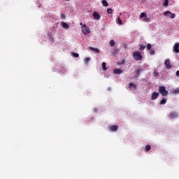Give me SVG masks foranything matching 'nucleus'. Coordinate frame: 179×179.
I'll return each mask as SVG.
<instances>
[{
	"label": "nucleus",
	"mask_w": 179,
	"mask_h": 179,
	"mask_svg": "<svg viewBox=\"0 0 179 179\" xmlns=\"http://www.w3.org/2000/svg\"><path fill=\"white\" fill-rule=\"evenodd\" d=\"M93 17L94 19V20H100L101 16L100 15V14L97 12H94L93 13Z\"/></svg>",
	"instance_id": "20e7f679"
},
{
	"label": "nucleus",
	"mask_w": 179,
	"mask_h": 179,
	"mask_svg": "<svg viewBox=\"0 0 179 179\" xmlns=\"http://www.w3.org/2000/svg\"><path fill=\"white\" fill-rule=\"evenodd\" d=\"M159 97V92H154L152 94L151 99L156 100Z\"/></svg>",
	"instance_id": "1a4fd4ad"
},
{
	"label": "nucleus",
	"mask_w": 179,
	"mask_h": 179,
	"mask_svg": "<svg viewBox=\"0 0 179 179\" xmlns=\"http://www.w3.org/2000/svg\"><path fill=\"white\" fill-rule=\"evenodd\" d=\"M81 29L83 34H90V29H89V27L86 24H84Z\"/></svg>",
	"instance_id": "7ed1b4c3"
},
{
	"label": "nucleus",
	"mask_w": 179,
	"mask_h": 179,
	"mask_svg": "<svg viewBox=\"0 0 179 179\" xmlns=\"http://www.w3.org/2000/svg\"><path fill=\"white\" fill-rule=\"evenodd\" d=\"M169 117L171 119L177 118V117H178V114L177 113V112L172 111L170 113Z\"/></svg>",
	"instance_id": "0eeeda50"
},
{
	"label": "nucleus",
	"mask_w": 179,
	"mask_h": 179,
	"mask_svg": "<svg viewBox=\"0 0 179 179\" xmlns=\"http://www.w3.org/2000/svg\"><path fill=\"white\" fill-rule=\"evenodd\" d=\"M133 57L136 61H142V55L139 52H133Z\"/></svg>",
	"instance_id": "f03ea898"
},
{
	"label": "nucleus",
	"mask_w": 179,
	"mask_h": 179,
	"mask_svg": "<svg viewBox=\"0 0 179 179\" xmlns=\"http://www.w3.org/2000/svg\"><path fill=\"white\" fill-rule=\"evenodd\" d=\"M80 25L82 26V27H83V23L80 22Z\"/></svg>",
	"instance_id": "c9c22d12"
},
{
	"label": "nucleus",
	"mask_w": 179,
	"mask_h": 179,
	"mask_svg": "<svg viewBox=\"0 0 179 179\" xmlns=\"http://www.w3.org/2000/svg\"><path fill=\"white\" fill-rule=\"evenodd\" d=\"M143 21L145 22V23H149V22H150V18H145Z\"/></svg>",
	"instance_id": "c756f323"
},
{
	"label": "nucleus",
	"mask_w": 179,
	"mask_h": 179,
	"mask_svg": "<svg viewBox=\"0 0 179 179\" xmlns=\"http://www.w3.org/2000/svg\"><path fill=\"white\" fill-rule=\"evenodd\" d=\"M166 103H167V99H163L162 100L160 101L159 104L161 106H163V105L166 104Z\"/></svg>",
	"instance_id": "4468645a"
},
{
	"label": "nucleus",
	"mask_w": 179,
	"mask_h": 179,
	"mask_svg": "<svg viewBox=\"0 0 179 179\" xmlns=\"http://www.w3.org/2000/svg\"><path fill=\"white\" fill-rule=\"evenodd\" d=\"M110 47H114L115 45V42L114 41H110L109 43Z\"/></svg>",
	"instance_id": "5701e85b"
},
{
	"label": "nucleus",
	"mask_w": 179,
	"mask_h": 179,
	"mask_svg": "<svg viewBox=\"0 0 179 179\" xmlns=\"http://www.w3.org/2000/svg\"><path fill=\"white\" fill-rule=\"evenodd\" d=\"M109 129L112 131H118V126L113 125L109 127Z\"/></svg>",
	"instance_id": "9d476101"
},
{
	"label": "nucleus",
	"mask_w": 179,
	"mask_h": 179,
	"mask_svg": "<svg viewBox=\"0 0 179 179\" xmlns=\"http://www.w3.org/2000/svg\"><path fill=\"white\" fill-rule=\"evenodd\" d=\"M72 55L75 58H79V55L78 53L73 52Z\"/></svg>",
	"instance_id": "cd10ccee"
},
{
	"label": "nucleus",
	"mask_w": 179,
	"mask_h": 179,
	"mask_svg": "<svg viewBox=\"0 0 179 179\" xmlns=\"http://www.w3.org/2000/svg\"><path fill=\"white\" fill-rule=\"evenodd\" d=\"M146 50L149 51V50H152V45L150 43L147 44Z\"/></svg>",
	"instance_id": "aec40b11"
},
{
	"label": "nucleus",
	"mask_w": 179,
	"mask_h": 179,
	"mask_svg": "<svg viewBox=\"0 0 179 179\" xmlns=\"http://www.w3.org/2000/svg\"><path fill=\"white\" fill-rule=\"evenodd\" d=\"M173 50V51H175L176 52V54L179 53V43H176L174 44Z\"/></svg>",
	"instance_id": "423d86ee"
},
{
	"label": "nucleus",
	"mask_w": 179,
	"mask_h": 179,
	"mask_svg": "<svg viewBox=\"0 0 179 179\" xmlns=\"http://www.w3.org/2000/svg\"><path fill=\"white\" fill-rule=\"evenodd\" d=\"M145 48H146V46H145L143 45H141L139 50H141V51H143L145 50Z\"/></svg>",
	"instance_id": "393cba45"
},
{
	"label": "nucleus",
	"mask_w": 179,
	"mask_h": 179,
	"mask_svg": "<svg viewBox=\"0 0 179 179\" xmlns=\"http://www.w3.org/2000/svg\"><path fill=\"white\" fill-rule=\"evenodd\" d=\"M102 69L103 71H107V67H106V62L102 63Z\"/></svg>",
	"instance_id": "4be33fe9"
},
{
	"label": "nucleus",
	"mask_w": 179,
	"mask_h": 179,
	"mask_svg": "<svg viewBox=\"0 0 179 179\" xmlns=\"http://www.w3.org/2000/svg\"><path fill=\"white\" fill-rule=\"evenodd\" d=\"M159 92L162 96H169V91L166 90V87L159 86Z\"/></svg>",
	"instance_id": "f257e3e1"
},
{
	"label": "nucleus",
	"mask_w": 179,
	"mask_h": 179,
	"mask_svg": "<svg viewBox=\"0 0 179 179\" xmlns=\"http://www.w3.org/2000/svg\"><path fill=\"white\" fill-rule=\"evenodd\" d=\"M84 62H85V64H89V62H90V57L85 58Z\"/></svg>",
	"instance_id": "b1692460"
},
{
	"label": "nucleus",
	"mask_w": 179,
	"mask_h": 179,
	"mask_svg": "<svg viewBox=\"0 0 179 179\" xmlns=\"http://www.w3.org/2000/svg\"><path fill=\"white\" fill-rule=\"evenodd\" d=\"M62 27L63 29H65V30H67V29H69V25L68 24V23L62 22Z\"/></svg>",
	"instance_id": "9b49d317"
},
{
	"label": "nucleus",
	"mask_w": 179,
	"mask_h": 179,
	"mask_svg": "<svg viewBox=\"0 0 179 179\" xmlns=\"http://www.w3.org/2000/svg\"><path fill=\"white\" fill-rule=\"evenodd\" d=\"M165 65H166V69H171L172 66H171L169 59L165 60Z\"/></svg>",
	"instance_id": "6e6552de"
},
{
	"label": "nucleus",
	"mask_w": 179,
	"mask_h": 179,
	"mask_svg": "<svg viewBox=\"0 0 179 179\" xmlns=\"http://www.w3.org/2000/svg\"><path fill=\"white\" fill-rule=\"evenodd\" d=\"M150 149H152V147L149 145H147L145 146V152H149V150H150Z\"/></svg>",
	"instance_id": "412c9836"
},
{
	"label": "nucleus",
	"mask_w": 179,
	"mask_h": 179,
	"mask_svg": "<svg viewBox=\"0 0 179 179\" xmlns=\"http://www.w3.org/2000/svg\"><path fill=\"white\" fill-rule=\"evenodd\" d=\"M176 76H178V77H179V71H176Z\"/></svg>",
	"instance_id": "f704fd0d"
},
{
	"label": "nucleus",
	"mask_w": 179,
	"mask_h": 179,
	"mask_svg": "<svg viewBox=\"0 0 179 179\" xmlns=\"http://www.w3.org/2000/svg\"><path fill=\"white\" fill-rule=\"evenodd\" d=\"M107 13H108L109 15H111V13H113V9L108 8L107 9Z\"/></svg>",
	"instance_id": "bb28decb"
},
{
	"label": "nucleus",
	"mask_w": 179,
	"mask_h": 179,
	"mask_svg": "<svg viewBox=\"0 0 179 179\" xmlns=\"http://www.w3.org/2000/svg\"><path fill=\"white\" fill-rule=\"evenodd\" d=\"M170 15H171V12L169 10L164 12V16H170Z\"/></svg>",
	"instance_id": "f3484780"
},
{
	"label": "nucleus",
	"mask_w": 179,
	"mask_h": 179,
	"mask_svg": "<svg viewBox=\"0 0 179 179\" xmlns=\"http://www.w3.org/2000/svg\"><path fill=\"white\" fill-rule=\"evenodd\" d=\"M164 5V6H169V0H166Z\"/></svg>",
	"instance_id": "473e14b6"
},
{
	"label": "nucleus",
	"mask_w": 179,
	"mask_h": 179,
	"mask_svg": "<svg viewBox=\"0 0 179 179\" xmlns=\"http://www.w3.org/2000/svg\"><path fill=\"white\" fill-rule=\"evenodd\" d=\"M90 50H91V51H94V52H96V54H100V50H99V48H90Z\"/></svg>",
	"instance_id": "f8f14e48"
},
{
	"label": "nucleus",
	"mask_w": 179,
	"mask_h": 179,
	"mask_svg": "<svg viewBox=\"0 0 179 179\" xmlns=\"http://www.w3.org/2000/svg\"><path fill=\"white\" fill-rule=\"evenodd\" d=\"M135 72H136L137 76H139V75H141V73L142 72V69H138L137 70H136Z\"/></svg>",
	"instance_id": "2eb2a0df"
},
{
	"label": "nucleus",
	"mask_w": 179,
	"mask_h": 179,
	"mask_svg": "<svg viewBox=\"0 0 179 179\" xmlns=\"http://www.w3.org/2000/svg\"><path fill=\"white\" fill-rule=\"evenodd\" d=\"M170 16H171V19H176V14L171 13V15H170Z\"/></svg>",
	"instance_id": "7c9ffc66"
},
{
	"label": "nucleus",
	"mask_w": 179,
	"mask_h": 179,
	"mask_svg": "<svg viewBox=\"0 0 179 179\" xmlns=\"http://www.w3.org/2000/svg\"><path fill=\"white\" fill-rule=\"evenodd\" d=\"M148 15H146V13H141L140 15L141 19H143V17H147Z\"/></svg>",
	"instance_id": "dca6fc26"
},
{
	"label": "nucleus",
	"mask_w": 179,
	"mask_h": 179,
	"mask_svg": "<svg viewBox=\"0 0 179 179\" xmlns=\"http://www.w3.org/2000/svg\"><path fill=\"white\" fill-rule=\"evenodd\" d=\"M173 94H177L179 93V87L173 91Z\"/></svg>",
	"instance_id": "a878e982"
},
{
	"label": "nucleus",
	"mask_w": 179,
	"mask_h": 179,
	"mask_svg": "<svg viewBox=\"0 0 179 179\" xmlns=\"http://www.w3.org/2000/svg\"><path fill=\"white\" fill-rule=\"evenodd\" d=\"M129 89H130V90H136L138 89V87H136V84L130 83L129 84Z\"/></svg>",
	"instance_id": "39448f33"
},
{
	"label": "nucleus",
	"mask_w": 179,
	"mask_h": 179,
	"mask_svg": "<svg viewBox=\"0 0 179 179\" xmlns=\"http://www.w3.org/2000/svg\"><path fill=\"white\" fill-rule=\"evenodd\" d=\"M102 4L103 6H108V2H107V0H103Z\"/></svg>",
	"instance_id": "a211bd4d"
},
{
	"label": "nucleus",
	"mask_w": 179,
	"mask_h": 179,
	"mask_svg": "<svg viewBox=\"0 0 179 179\" xmlns=\"http://www.w3.org/2000/svg\"><path fill=\"white\" fill-rule=\"evenodd\" d=\"M155 50H151V51L150 52V55H155Z\"/></svg>",
	"instance_id": "72a5a7b5"
},
{
	"label": "nucleus",
	"mask_w": 179,
	"mask_h": 179,
	"mask_svg": "<svg viewBox=\"0 0 179 179\" xmlns=\"http://www.w3.org/2000/svg\"><path fill=\"white\" fill-rule=\"evenodd\" d=\"M60 17H61L62 20H64V19H65L66 17L65 16V14H61Z\"/></svg>",
	"instance_id": "c85d7f7f"
},
{
	"label": "nucleus",
	"mask_w": 179,
	"mask_h": 179,
	"mask_svg": "<svg viewBox=\"0 0 179 179\" xmlns=\"http://www.w3.org/2000/svg\"><path fill=\"white\" fill-rule=\"evenodd\" d=\"M66 1H69V0H66Z\"/></svg>",
	"instance_id": "e433bc0d"
},
{
	"label": "nucleus",
	"mask_w": 179,
	"mask_h": 179,
	"mask_svg": "<svg viewBox=\"0 0 179 179\" xmlns=\"http://www.w3.org/2000/svg\"><path fill=\"white\" fill-rule=\"evenodd\" d=\"M117 24H122V20H121V18H120V17L117 18Z\"/></svg>",
	"instance_id": "6ab92c4d"
},
{
	"label": "nucleus",
	"mask_w": 179,
	"mask_h": 179,
	"mask_svg": "<svg viewBox=\"0 0 179 179\" xmlns=\"http://www.w3.org/2000/svg\"><path fill=\"white\" fill-rule=\"evenodd\" d=\"M49 40H50V41H51L52 43H53V41H54V38L52 37V36H49Z\"/></svg>",
	"instance_id": "2f4dec72"
},
{
	"label": "nucleus",
	"mask_w": 179,
	"mask_h": 179,
	"mask_svg": "<svg viewBox=\"0 0 179 179\" xmlns=\"http://www.w3.org/2000/svg\"><path fill=\"white\" fill-rule=\"evenodd\" d=\"M114 73H115L116 75H120V74L122 73V70H121L120 69H115L114 70Z\"/></svg>",
	"instance_id": "ddd939ff"
}]
</instances>
